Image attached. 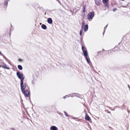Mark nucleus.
Instances as JSON below:
<instances>
[{"instance_id": "f8f14e48", "label": "nucleus", "mask_w": 130, "mask_h": 130, "mask_svg": "<svg viewBox=\"0 0 130 130\" xmlns=\"http://www.w3.org/2000/svg\"><path fill=\"white\" fill-rule=\"evenodd\" d=\"M42 28L43 29H46L47 28L46 26L44 24H43L41 26Z\"/></svg>"}, {"instance_id": "4be33fe9", "label": "nucleus", "mask_w": 130, "mask_h": 130, "mask_svg": "<svg viewBox=\"0 0 130 130\" xmlns=\"http://www.w3.org/2000/svg\"><path fill=\"white\" fill-rule=\"evenodd\" d=\"M116 10V9H114L113 10V11H115Z\"/></svg>"}, {"instance_id": "ddd939ff", "label": "nucleus", "mask_w": 130, "mask_h": 130, "mask_svg": "<svg viewBox=\"0 0 130 130\" xmlns=\"http://www.w3.org/2000/svg\"><path fill=\"white\" fill-rule=\"evenodd\" d=\"M85 58L86 60H87V62L88 63H90L91 62H90V59H89V58H87V57H85Z\"/></svg>"}, {"instance_id": "9b49d317", "label": "nucleus", "mask_w": 130, "mask_h": 130, "mask_svg": "<svg viewBox=\"0 0 130 130\" xmlns=\"http://www.w3.org/2000/svg\"><path fill=\"white\" fill-rule=\"evenodd\" d=\"M88 26L87 25H86L85 26V27L84 28L85 31H86L88 30Z\"/></svg>"}, {"instance_id": "a211bd4d", "label": "nucleus", "mask_w": 130, "mask_h": 130, "mask_svg": "<svg viewBox=\"0 0 130 130\" xmlns=\"http://www.w3.org/2000/svg\"><path fill=\"white\" fill-rule=\"evenodd\" d=\"M85 23L84 22V21H83L82 22V27H84V25H85Z\"/></svg>"}, {"instance_id": "a878e982", "label": "nucleus", "mask_w": 130, "mask_h": 130, "mask_svg": "<svg viewBox=\"0 0 130 130\" xmlns=\"http://www.w3.org/2000/svg\"><path fill=\"white\" fill-rule=\"evenodd\" d=\"M14 129H13V130H14Z\"/></svg>"}, {"instance_id": "39448f33", "label": "nucleus", "mask_w": 130, "mask_h": 130, "mask_svg": "<svg viewBox=\"0 0 130 130\" xmlns=\"http://www.w3.org/2000/svg\"><path fill=\"white\" fill-rule=\"evenodd\" d=\"M77 95H78L77 94H76L75 93H74L73 94H72L71 95H66V96H64L63 97V98L65 99L66 97L67 96H77Z\"/></svg>"}, {"instance_id": "6ab92c4d", "label": "nucleus", "mask_w": 130, "mask_h": 130, "mask_svg": "<svg viewBox=\"0 0 130 130\" xmlns=\"http://www.w3.org/2000/svg\"><path fill=\"white\" fill-rule=\"evenodd\" d=\"M64 114H65V115H66V116L67 117H68V115H67V112H66V111H64Z\"/></svg>"}, {"instance_id": "393cba45", "label": "nucleus", "mask_w": 130, "mask_h": 130, "mask_svg": "<svg viewBox=\"0 0 130 130\" xmlns=\"http://www.w3.org/2000/svg\"><path fill=\"white\" fill-rule=\"evenodd\" d=\"M0 54H1V52H0Z\"/></svg>"}, {"instance_id": "f03ea898", "label": "nucleus", "mask_w": 130, "mask_h": 130, "mask_svg": "<svg viewBox=\"0 0 130 130\" xmlns=\"http://www.w3.org/2000/svg\"><path fill=\"white\" fill-rule=\"evenodd\" d=\"M17 75L18 78L20 79L21 83L23 82L25 77L23 74H20V72H17Z\"/></svg>"}, {"instance_id": "2eb2a0df", "label": "nucleus", "mask_w": 130, "mask_h": 130, "mask_svg": "<svg viewBox=\"0 0 130 130\" xmlns=\"http://www.w3.org/2000/svg\"><path fill=\"white\" fill-rule=\"evenodd\" d=\"M82 50L83 52L84 51H85L86 50L84 46H82Z\"/></svg>"}, {"instance_id": "aec40b11", "label": "nucleus", "mask_w": 130, "mask_h": 130, "mask_svg": "<svg viewBox=\"0 0 130 130\" xmlns=\"http://www.w3.org/2000/svg\"><path fill=\"white\" fill-rule=\"evenodd\" d=\"M107 27V26H105L104 28V32L103 33V34H104V33L105 32V30L106 29V28Z\"/></svg>"}, {"instance_id": "5701e85b", "label": "nucleus", "mask_w": 130, "mask_h": 130, "mask_svg": "<svg viewBox=\"0 0 130 130\" xmlns=\"http://www.w3.org/2000/svg\"><path fill=\"white\" fill-rule=\"evenodd\" d=\"M19 61H21L22 60L20 59H19Z\"/></svg>"}, {"instance_id": "423d86ee", "label": "nucleus", "mask_w": 130, "mask_h": 130, "mask_svg": "<svg viewBox=\"0 0 130 130\" xmlns=\"http://www.w3.org/2000/svg\"><path fill=\"white\" fill-rule=\"evenodd\" d=\"M83 52L85 57H87V56H88V54L87 50L85 51H84Z\"/></svg>"}, {"instance_id": "7ed1b4c3", "label": "nucleus", "mask_w": 130, "mask_h": 130, "mask_svg": "<svg viewBox=\"0 0 130 130\" xmlns=\"http://www.w3.org/2000/svg\"><path fill=\"white\" fill-rule=\"evenodd\" d=\"M94 16V13L93 12L89 13L87 16V19L88 20L92 19Z\"/></svg>"}, {"instance_id": "0eeeda50", "label": "nucleus", "mask_w": 130, "mask_h": 130, "mask_svg": "<svg viewBox=\"0 0 130 130\" xmlns=\"http://www.w3.org/2000/svg\"><path fill=\"white\" fill-rule=\"evenodd\" d=\"M47 21L48 23L50 24H51L52 23V20L51 18H49L47 19Z\"/></svg>"}, {"instance_id": "4468645a", "label": "nucleus", "mask_w": 130, "mask_h": 130, "mask_svg": "<svg viewBox=\"0 0 130 130\" xmlns=\"http://www.w3.org/2000/svg\"><path fill=\"white\" fill-rule=\"evenodd\" d=\"M18 68L19 70H21L22 69V66L21 65H18Z\"/></svg>"}, {"instance_id": "20e7f679", "label": "nucleus", "mask_w": 130, "mask_h": 130, "mask_svg": "<svg viewBox=\"0 0 130 130\" xmlns=\"http://www.w3.org/2000/svg\"><path fill=\"white\" fill-rule=\"evenodd\" d=\"M50 130H58V128L55 126H52L50 128Z\"/></svg>"}, {"instance_id": "1a4fd4ad", "label": "nucleus", "mask_w": 130, "mask_h": 130, "mask_svg": "<svg viewBox=\"0 0 130 130\" xmlns=\"http://www.w3.org/2000/svg\"><path fill=\"white\" fill-rule=\"evenodd\" d=\"M96 4L98 5H99L100 2V0H94Z\"/></svg>"}, {"instance_id": "412c9836", "label": "nucleus", "mask_w": 130, "mask_h": 130, "mask_svg": "<svg viewBox=\"0 0 130 130\" xmlns=\"http://www.w3.org/2000/svg\"><path fill=\"white\" fill-rule=\"evenodd\" d=\"M82 34V30H81L80 31V32H79V34L80 35H81Z\"/></svg>"}, {"instance_id": "6e6552de", "label": "nucleus", "mask_w": 130, "mask_h": 130, "mask_svg": "<svg viewBox=\"0 0 130 130\" xmlns=\"http://www.w3.org/2000/svg\"><path fill=\"white\" fill-rule=\"evenodd\" d=\"M1 67L4 69H9V68L7 67L6 65V64H4L1 66Z\"/></svg>"}, {"instance_id": "f3484780", "label": "nucleus", "mask_w": 130, "mask_h": 130, "mask_svg": "<svg viewBox=\"0 0 130 130\" xmlns=\"http://www.w3.org/2000/svg\"><path fill=\"white\" fill-rule=\"evenodd\" d=\"M85 12V7H83V13Z\"/></svg>"}, {"instance_id": "f257e3e1", "label": "nucleus", "mask_w": 130, "mask_h": 130, "mask_svg": "<svg viewBox=\"0 0 130 130\" xmlns=\"http://www.w3.org/2000/svg\"><path fill=\"white\" fill-rule=\"evenodd\" d=\"M21 90L22 93L26 97H28L29 94V91L27 90L26 87V84L23 83V82L20 83Z\"/></svg>"}, {"instance_id": "dca6fc26", "label": "nucleus", "mask_w": 130, "mask_h": 130, "mask_svg": "<svg viewBox=\"0 0 130 130\" xmlns=\"http://www.w3.org/2000/svg\"><path fill=\"white\" fill-rule=\"evenodd\" d=\"M108 1V0H103V2L104 3H106Z\"/></svg>"}, {"instance_id": "b1692460", "label": "nucleus", "mask_w": 130, "mask_h": 130, "mask_svg": "<svg viewBox=\"0 0 130 130\" xmlns=\"http://www.w3.org/2000/svg\"><path fill=\"white\" fill-rule=\"evenodd\" d=\"M128 86L129 88L130 89V87L128 85Z\"/></svg>"}, {"instance_id": "9d476101", "label": "nucleus", "mask_w": 130, "mask_h": 130, "mask_svg": "<svg viewBox=\"0 0 130 130\" xmlns=\"http://www.w3.org/2000/svg\"><path fill=\"white\" fill-rule=\"evenodd\" d=\"M85 119L87 121H89L90 119V118L88 115H86L85 116Z\"/></svg>"}]
</instances>
